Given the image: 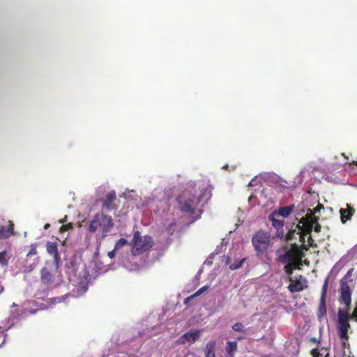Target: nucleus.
<instances>
[{
    "instance_id": "nucleus-19",
    "label": "nucleus",
    "mask_w": 357,
    "mask_h": 357,
    "mask_svg": "<svg viewBox=\"0 0 357 357\" xmlns=\"http://www.w3.org/2000/svg\"><path fill=\"white\" fill-rule=\"evenodd\" d=\"M40 258L36 257L35 261L31 264H28V260H26L25 265L24 266V272H31L32 271L38 264Z\"/></svg>"
},
{
    "instance_id": "nucleus-31",
    "label": "nucleus",
    "mask_w": 357,
    "mask_h": 357,
    "mask_svg": "<svg viewBox=\"0 0 357 357\" xmlns=\"http://www.w3.org/2000/svg\"><path fill=\"white\" fill-rule=\"evenodd\" d=\"M73 223H68V224H66V225H63L60 227L59 231H60V232L63 233V232L68 231L70 229H73Z\"/></svg>"
},
{
    "instance_id": "nucleus-10",
    "label": "nucleus",
    "mask_w": 357,
    "mask_h": 357,
    "mask_svg": "<svg viewBox=\"0 0 357 357\" xmlns=\"http://www.w3.org/2000/svg\"><path fill=\"white\" fill-rule=\"evenodd\" d=\"M340 301L344 303L348 310L350 309L351 303V289L347 282H342L340 285Z\"/></svg>"
},
{
    "instance_id": "nucleus-15",
    "label": "nucleus",
    "mask_w": 357,
    "mask_h": 357,
    "mask_svg": "<svg viewBox=\"0 0 357 357\" xmlns=\"http://www.w3.org/2000/svg\"><path fill=\"white\" fill-rule=\"evenodd\" d=\"M14 234V224L12 221H9V225L6 228L5 226L0 227V238H8Z\"/></svg>"
},
{
    "instance_id": "nucleus-8",
    "label": "nucleus",
    "mask_w": 357,
    "mask_h": 357,
    "mask_svg": "<svg viewBox=\"0 0 357 357\" xmlns=\"http://www.w3.org/2000/svg\"><path fill=\"white\" fill-rule=\"evenodd\" d=\"M338 330L341 339H348V330L350 328L349 323V319L348 309L338 310Z\"/></svg>"
},
{
    "instance_id": "nucleus-12",
    "label": "nucleus",
    "mask_w": 357,
    "mask_h": 357,
    "mask_svg": "<svg viewBox=\"0 0 357 357\" xmlns=\"http://www.w3.org/2000/svg\"><path fill=\"white\" fill-rule=\"evenodd\" d=\"M46 250L49 255L53 256V264H59L61 261V257L58 250L57 243L55 242L48 241L46 244Z\"/></svg>"
},
{
    "instance_id": "nucleus-24",
    "label": "nucleus",
    "mask_w": 357,
    "mask_h": 357,
    "mask_svg": "<svg viewBox=\"0 0 357 357\" xmlns=\"http://www.w3.org/2000/svg\"><path fill=\"white\" fill-rule=\"evenodd\" d=\"M216 346V341L215 340H210L206 345L205 347V352H215Z\"/></svg>"
},
{
    "instance_id": "nucleus-26",
    "label": "nucleus",
    "mask_w": 357,
    "mask_h": 357,
    "mask_svg": "<svg viewBox=\"0 0 357 357\" xmlns=\"http://www.w3.org/2000/svg\"><path fill=\"white\" fill-rule=\"evenodd\" d=\"M232 329L236 332L243 333L245 331V326L242 323L238 322L232 326Z\"/></svg>"
},
{
    "instance_id": "nucleus-22",
    "label": "nucleus",
    "mask_w": 357,
    "mask_h": 357,
    "mask_svg": "<svg viewBox=\"0 0 357 357\" xmlns=\"http://www.w3.org/2000/svg\"><path fill=\"white\" fill-rule=\"evenodd\" d=\"M245 260H246V258H243L234 263L231 264L229 266V268L232 271L240 268L241 267H242V266L244 264V262L245 261Z\"/></svg>"
},
{
    "instance_id": "nucleus-36",
    "label": "nucleus",
    "mask_w": 357,
    "mask_h": 357,
    "mask_svg": "<svg viewBox=\"0 0 357 357\" xmlns=\"http://www.w3.org/2000/svg\"><path fill=\"white\" fill-rule=\"evenodd\" d=\"M321 209H324V205L319 203L317 206L312 210L314 213H319Z\"/></svg>"
},
{
    "instance_id": "nucleus-30",
    "label": "nucleus",
    "mask_w": 357,
    "mask_h": 357,
    "mask_svg": "<svg viewBox=\"0 0 357 357\" xmlns=\"http://www.w3.org/2000/svg\"><path fill=\"white\" fill-rule=\"evenodd\" d=\"M299 235V238H300V241L302 242V244L301 245H298V248H300V249L301 250H303V252L305 251H307L309 250V248L310 246L308 245H305L304 243H305V241H303L301 240H303L302 238H301V231H298V234Z\"/></svg>"
},
{
    "instance_id": "nucleus-42",
    "label": "nucleus",
    "mask_w": 357,
    "mask_h": 357,
    "mask_svg": "<svg viewBox=\"0 0 357 357\" xmlns=\"http://www.w3.org/2000/svg\"><path fill=\"white\" fill-rule=\"evenodd\" d=\"M225 264H227V265H229V266H230L231 264H232L231 263V258L230 257H226Z\"/></svg>"
},
{
    "instance_id": "nucleus-35",
    "label": "nucleus",
    "mask_w": 357,
    "mask_h": 357,
    "mask_svg": "<svg viewBox=\"0 0 357 357\" xmlns=\"http://www.w3.org/2000/svg\"><path fill=\"white\" fill-rule=\"evenodd\" d=\"M313 228L315 232L319 233L321 231V227L320 224L318 222V221H317V222H314Z\"/></svg>"
},
{
    "instance_id": "nucleus-44",
    "label": "nucleus",
    "mask_w": 357,
    "mask_h": 357,
    "mask_svg": "<svg viewBox=\"0 0 357 357\" xmlns=\"http://www.w3.org/2000/svg\"><path fill=\"white\" fill-rule=\"evenodd\" d=\"M50 225L49 223H47L44 226L45 229H47L50 227Z\"/></svg>"
},
{
    "instance_id": "nucleus-2",
    "label": "nucleus",
    "mask_w": 357,
    "mask_h": 357,
    "mask_svg": "<svg viewBox=\"0 0 357 357\" xmlns=\"http://www.w3.org/2000/svg\"><path fill=\"white\" fill-rule=\"evenodd\" d=\"M41 282L50 288H54L62 282V275L59 271V264L46 263L40 271Z\"/></svg>"
},
{
    "instance_id": "nucleus-21",
    "label": "nucleus",
    "mask_w": 357,
    "mask_h": 357,
    "mask_svg": "<svg viewBox=\"0 0 357 357\" xmlns=\"http://www.w3.org/2000/svg\"><path fill=\"white\" fill-rule=\"evenodd\" d=\"M8 259L9 257H8V252L6 250L0 252V265L2 266H7Z\"/></svg>"
},
{
    "instance_id": "nucleus-1",
    "label": "nucleus",
    "mask_w": 357,
    "mask_h": 357,
    "mask_svg": "<svg viewBox=\"0 0 357 357\" xmlns=\"http://www.w3.org/2000/svg\"><path fill=\"white\" fill-rule=\"evenodd\" d=\"M203 196L204 193L197 195V191L195 187H188L176 198L178 209L183 213L195 214Z\"/></svg>"
},
{
    "instance_id": "nucleus-34",
    "label": "nucleus",
    "mask_w": 357,
    "mask_h": 357,
    "mask_svg": "<svg viewBox=\"0 0 357 357\" xmlns=\"http://www.w3.org/2000/svg\"><path fill=\"white\" fill-rule=\"evenodd\" d=\"M208 289V287L207 286H204L202 288H200L199 289H198L194 294H193V296L195 297H197V296H200L205 290H206Z\"/></svg>"
},
{
    "instance_id": "nucleus-11",
    "label": "nucleus",
    "mask_w": 357,
    "mask_h": 357,
    "mask_svg": "<svg viewBox=\"0 0 357 357\" xmlns=\"http://www.w3.org/2000/svg\"><path fill=\"white\" fill-rule=\"evenodd\" d=\"M200 337V331L198 330L190 331L184 333L181 335L178 340V342L180 344H185V343H194L195 342L199 337Z\"/></svg>"
},
{
    "instance_id": "nucleus-45",
    "label": "nucleus",
    "mask_w": 357,
    "mask_h": 357,
    "mask_svg": "<svg viewBox=\"0 0 357 357\" xmlns=\"http://www.w3.org/2000/svg\"><path fill=\"white\" fill-rule=\"evenodd\" d=\"M351 164H352V165H356V166H357V160H356V161H353V162H351Z\"/></svg>"
},
{
    "instance_id": "nucleus-40",
    "label": "nucleus",
    "mask_w": 357,
    "mask_h": 357,
    "mask_svg": "<svg viewBox=\"0 0 357 357\" xmlns=\"http://www.w3.org/2000/svg\"><path fill=\"white\" fill-rule=\"evenodd\" d=\"M115 250H116V249L114 248L113 250L109 251V252H108V257H109L110 259H112V258H114V257H115Z\"/></svg>"
},
{
    "instance_id": "nucleus-41",
    "label": "nucleus",
    "mask_w": 357,
    "mask_h": 357,
    "mask_svg": "<svg viewBox=\"0 0 357 357\" xmlns=\"http://www.w3.org/2000/svg\"><path fill=\"white\" fill-rule=\"evenodd\" d=\"M312 354L313 355V357H319L320 356V354L317 349H313L312 351Z\"/></svg>"
},
{
    "instance_id": "nucleus-33",
    "label": "nucleus",
    "mask_w": 357,
    "mask_h": 357,
    "mask_svg": "<svg viewBox=\"0 0 357 357\" xmlns=\"http://www.w3.org/2000/svg\"><path fill=\"white\" fill-rule=\"evenodd\" d=\"M36 311H37L36 309H29V308L24 307L22 310V315H28L29 314H33Z\"/></svg>"
},
{
    "instance_id": "nucleus-6",
    "label": "nucleus",
    "mask_w": 357,
    "mask_h": 357,
    "mask_svg": "<svg viewBox=\"0 0 357 357\" xmlns=\"http://www.w3.org/2000/svg\"><path fill=\"white\" fill-rule=\"evenodd\" d=\"M318 220L319 218L315 216L314 212L311 209L308 210L305 217L300 220L299 222L302 223V226L297 225V227L298 231H301V238L303 239V241H304V236L311 234L313 225Z\"/></svg>"
},
{
    "instance_id": "nucleus-16",
    "label": "nucleus",
    "mask_w": 357,
    "mask_h": 357,
    "mask_svg": "<svg viewBox=\"0 0 357 357\" xmlns=\"http://www.w3.org/2000/svg\"><path fill=\"white\" fill-rule=\"evenodd\" d=\"M116 197V193L114 191L108 192L106 195L105 199L103 201L102 206L107 209H110Z\"/></svg>"
},
{
    "instance_id": "nucleus-18",
    "label": "nucleus",
    "mask_w": 357,
    "mask_h": 357,
    "mask_svg": "<svg viewBox=\"0 0 357 357\" xmlns=\"http://www.w3.org/2000/svg\"><path fill=\"white\" fill-rule=\"evenodd\" d=\"M294 208V204L280 207L279 208L278 211L276 212V215H280L283 218H287L292 213Z\"/></svg>"
},
{
    "instance_id": "nucleus-32",
    "label": "nucleus",
    "mask_w": 357,
    "mask_h": 357,
    "mask_svg": "<svg viewBox=\"0 0 357 357\" xmlns=\"http://www.w3.org/2000/svg\"><path fill=\"white\" fill-rule=\"evenodd\" d=\"M289 264L292 266L294 271L296 269H301V266L302 265V260L301 261L295 260Z\"/></svg>"
},
{
    "instance_id": "nucleus-13",
    "label": "nucleus",
    "mask_w": 357,
    "mask_h": 357,
    "mask_svg": "<svg viewBox=\"0 0 357 357\" xmlns=\"http://www.w3.org/2000/svg\"><path fill=\"white\" fill-rule=\"evenodd\" d=\"M354 213L355 209L349 204H347L346 208H340V214L342 222L346 223L347 221L351 218Z\"/></svg>"
},
{
    "instance_id": "nucleus-27",
    "label": "nucleus",
    "mask_w": 357,
    "mask_h": 357,
    "mask_svg": "<svg viewBox=\"0 0 357 357\" xmlns=\"http://www.w3.org/2000/svg\"><path fill=\"white\" fill-rule=\"evenodd\" d=\"M328 279L326 278L325 280L324 283L322 287L321 298L326 299V293H327V290H328Z\"/></svg>"
},
{
    "instance_id": "nucleus-7",
    "label": "nucleus",
    "mask_w": 357,
    "mask_h": 357,
    "mask_svg": "<svg viewBox=\"0 0 357 357\" xmlns=\"http://www.w3.org/2000/svg\"><path fill=\"white\" fill-rule=\"evenodd\" d=\"M305 257V252L298 248L297 243H294L284 253L279 255L278 261L281 263H291L295 260L301 261Z\"/></svg>"
},
{
    "instance_id": "nucleus-37",
    "label": "nucleus",
    "mask_w": 357,
    "mask_h": 357,
    "mask_svg": "<svg viewBox=\"0 0 357 357\" xmlns=\"http://www.w3.org/2000/svg\"><path fill=\"white\" fill-rule=\"evenodd\" d=\"M351 319H355L356 321H357V305L356 306V307L354 308L351 317H350Z\"/></svg>"
},
{
    "instance_id": "nucleus-20",
    "label": "nucleus",
    "mask_w": 357,
    "mask_h": 357,
    "mask_svg": "<svg viewBox=\"0 0 357 357\" xmlns=\"http://www.w3.org/2000/svg\"><path fill=\"white\" fill-rule=\"evenodd\" d=\"M237 349V342L233 341V342H227V346H226V351L229 354L231 355L232 353L236 351Z\"/></svg>"
},
{
    "instance_id": "nucleus-29",
    "label": "nucleus",
    "mask_w": 357,
    "mask_h": 357,
    "mask_svg": "<svg viewBox=\"0 0 357 357\" xmlns=\"http://www.w3.org/2000/svg\"><path fill=\"white\" fill-rule=\"evenodd\" d=\"M37 253H38V252H37L36 244V243L31 244V247H30V250L29 251V252L26 255V258H28L29 256H31V255H37Z\"/></svg>"
},
{
    "instance_id": "nucleus-38",
    "label": "nucleus",
    "mask_w": 357,
    "mask_h": 357,
    "mask_svg": "<svg viewBox=\"0 0 357 357\" xmlns=\"http://www.w3.org/2000/svg\"><path fill=\"white\" fill-rule=\"evenodd\" d=\"M308 245L310 247H317V245L314 243V240L311 236L308 237Z\"/></svg>"
},
{
    "instance_id": "nucleus-17",
    "label": "nucleus",
    "mask_w": 357,
    "mask_h": 357,
    "mask_svg": "<svg viewBox=\"0 0 357 357\" xmlns=\"http://www.w3.org/2000/svg\"><path fill=\"white\" fill-rule=\"evenodd\" d=\"M326 315V299L320 298L319 305L317 313V316L319 320H321L323 317Z\"/></svg>"
},
{
    "instance_id": "nucleus-23",
    "label": "nucleus",
    "mask_w": 357,
    "mask_h": 357,
    "mask_svg": "<svg viewBox=\"0 0 357 357\" xmlns=\"http://www.w3.org/2000/svg\"><path fill=\"white\" fill-rule=\"evenodd\" d=\"M285 266L284 267V272L288 275V280H292V274L294 272L292 266L289 263H284Z\"/></svg>"
},
{
    "instance_id": "nucleus-39",
    "label": "nucleus",
    "mask_w": 357,
    "mask_h": 357,
    "mask_svg": "<svg viewBox=\"0 0 357 357\" xmlns=\"http://www.w3.org/2000/svg\"><path fill=\"white\" fill-rule=\"evenodd\" d=\"M194 298H195V296H193V295L190 296H188L186 298H185L184 300V304L185 305H188V303L190 302L191 300H192Z\"/></svg>"
},
{
    "instance_id": "nucleus-3",
    "label": "nucleus",
    "mask_w": 357,
    "mask_h": 357,
    "mask_svg": "<svg viewBox=\"0 0 357 357\" xmlns=\"http://www.w3.org/2000/svg\"><path fill=\"white\" fill-rule=\"evenodd\" d=\"M114 222L110 215L103 213H97L92 219L89 227V231L94 233L100 229L101 230L102 236L105 237L107 234L113 228Z\"/></svg>"
},
{
    "instance_id": "nucleus-46",
    "label": "nucleus",
    "mask_w": 357,
    "mask_h": 357,
    "mask_svg": "<svg viewBox=\"0 0 357 357\" xmlns=\"http://www.w3.org/2000/svg\"><path fill=\"white\" fill-rule=\"evenodd\" d=\"M328 356H329V355H328V354H327L325 356V357H328Z\"/></svg>"
},
{
    "instance_id": "nucleus-43",
    "label": "nucleus",
    "mask_w": 357,
    "mask_h": 357,
    "mask_svg": "<svg viewBox=\"0 0 357 357\" xmlns=\"http://www.w3.org/2000/svg\"><path fill=\"white\" fill-rule=\"evenodd\" d=\"M206 357H215V352H205Z\"/></svg>"
},
{
    "instance_id": "nucleus-14",
    "label": "nucleus",
    "mask_w": 357,
    "mask_h": 357,
    "mask_svg": "<svg viewBox=\"0 0 357 357\" xmlns=\"http://www.w3.org/2000/svg\"><path fill=\"white\" fill-rule=\"evenodd\" d=\"M302 278V275L299 276V278H292L291 280H289L291 283L288 286V289L291 293L299 292L304 289V286L302 284L300 279Z\"/></svg>"
},
{
    "instance_id": "nucleus-4",
    "label": "nucleus",
    "mask_w": 357,
    "mask_h": 357,
    "mask_svg": "<svg viewBox=\"0 0 357 357\" xmlns=\"http://www.w3.org/2000/svg\"><path fill=\"white\" fill-rule=\"evenodd\" d=\"M131 252L133 255H137L149 250L153 245V239L146 235L142 236L139 231H135L132 240Z\"/></svg>"
},
{
    "instance_id": "nucleus-9",
    "label": "nucleus",
    "mask_w": 357,
    "mask_h": 357,
    "mask_svg": "<svg viewBox=\"0 0 357 357\" xmlns=\"http://www.w3.org/2000/svg\"><path fill=\"white\" fill-rule=\"evenodd\" d=\"M276 212H273L269 215L268 218L272 222V225L277 229L276 235L278 237L280 238H284L286 241H290L294 238V236L296 234V231H289V232L285 235H284L283 227L284 222L283 220H278L275 218Z\"/></svg>"
},
{
    "instance_id": "nucleus-5",
    "label": "nucleus",
    "mask_w": 357,
    "mask_h": 357,
    "mask_svg": "<svg viewBox=\"0 0 357 357\" xmlns=\"http://www.w3.org/2000/svg\"><path fill=\"white\" fill-rule=\"evenodd\" d=\"M270 242V233L263 230L256 231L252 238V243L257 255L264 254L268 248Z\"/></svg>"
},
{
    "instance_id": "nucleus-28",
    "label": "nucleus",
    "mask_w": 357,
    "mask_h": 357,
    "mask_svg": "<svg viewBox=\"0 0 357 357\" xmlns=\"http://www.w3.org/2000/svg\"><path fill=\"white\" fill-rule=\"evenodd\" d=\"M128 243V241L126 240L125 238H120L117 241V242L115 244V249L118 250L122 247H123L124 245H127Z\"/></svg>"
},
{
    "instance_id": "nucleus-25",
    "label": "nucleus",
    "mask_w": 357,
    "mask_h": 357,
    "mask_svg": "<svg viewBox=\"0 0 357 357\" xmlns=\"http://www.w3.org/2000/svg\"><path fill=\"white\" fill-rule=\"evenodd\" d=\"M176 222L175 220L172 222L166 228V231L169 235H172L176 230Z\"/></svg>"
}]
</instances>
